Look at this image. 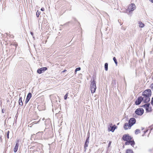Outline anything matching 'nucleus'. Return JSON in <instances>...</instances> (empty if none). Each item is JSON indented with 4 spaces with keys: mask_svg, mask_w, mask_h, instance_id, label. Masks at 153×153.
<instances>
[{
    "mask_svg": "<svg viewBox=\"0 0 153 153\" xmlns=\"http://www.w3.org/2000/svg\"><path fill=\"white\" fill-rule=\"evenodd\" d=\"M131 127V126H130L129 123H126L124 124L123 127L125 130H126L130 129Z\"/></svg>",
    "mask_w": 153,
    "mask_h": 153,
    "instance_id": "obj_12",
    "label": "nucleus"
},
{
    "mask_svg": "<svg viewBox=\"0 0 153 153\" xmlns=\"http://www.w3.org/2000/svg\"><path fill=\"white\" fill-rule=\"evenodd\" d=\"M2 113H4L3 110H2Z\"/></svg>",
    "mask_w": 153,
    "mask_h": 153,
    "instance_id": "obj_33",
    "label": "nucleus"
},
{
    "mask_svg": "<svg viewBox=\"0 0 153 153\" xmlns=\"http://www.w3.org/2000/svg\"><path fill=\"white\" fill-rule=\"evenodd\" d=\"M31 97H32V94H31V93H29L27 95V97L25 100L26 103H27L28 102V101H29L30 99L31 98Z\"/></svg>",
    "mask_w": 153,
    "mask_h": 153,
    "instance_id": "obj_13",
    "label": "nucleus"
},
{
    "mask_svg": "<svg viewBox=\"0 0 153 153\" xmlns=\"http://www.w3.org/2000/svg\"><path fill=\"white\" fill-rule=\"evenodd\" d=\"M151 104L153 105V97L152 98L151 100Z\"/></svg>",
    "mask_w": 153,
    "mask_h": 153,
    "instance_id": "obj_27",
    "label": "nucleus"
},
{
    "mask_svg": "<svg viewBox=\"0 0 153 153\" xmlns=\"http://www.w3.org/2000/svg\"><path fill=\"white\" fill-rule=\"evenodd\" d=\"M66 71H67V70H65L64 71H62V73H63V72H66Z\"/></svg>",
    "mask_w": 153,
    "mask_h": 153,
    "instance_id": "obj_29",
    "label": "nucleus"
},
{
    "mask_svg": "<svg viewBox=\"0 0 153 153\" xmlns=\"http://www.w3.org/2000/svg\"><path fill=\"white\" fill-rule=\"evenodd\" d=\"M87 143L88 144L89 143V137H88L86 140V141Z\"/></svg>",
    "mask_w": 153,
    "mask_h": 153,
    "instance_id": "obj_25",
    "label": "nucleus"
},
{
    "mask_svg": "<svg viewBox=\"0 0 153 153\" xmlns=\"http://www.w3.org/2000/svg\"><path fill=\"white\" fill-rule=\"evenodd\" d=\"M88 144L86 142H85V145H84V148H85L86 147H88Z\"/></svg>",
    "mask_w": 153,
    "mask_h": 153,
    "instance_id": "obj_23",
    "label": "nucleus"
},
{
    "mask_svg": "<svg viewBox=\"0 0 153 153\" xmlns=\"http://www.w3.org/2000/svg\"><path fill=\"white\" fill-rule=\"evenodd\" d=\"M140 27L142 28L144 26V24L141 22H138Z\"/></svg>",
    "mask_w": 153,
    "mask_h": 153,
    "instance_id": "obj_15",
    "label": "nucleus"
},
{
    "mask_svg": "<svg viewBox=\"0 0 153 153\" xmlns=\"http://www.w3.org/2000/svg\"><path fill=\"white\" fill-rule=\"evenodd\" d=\"M144 99V98L142 97H138V99L135 101V103L136 105H139L142 101H143L144 102L146 103L145 100Z\"/></svg>",
    "mask_w": 153,
    "mask_h": 153,
    "instance_id": "obj_7",
    "label": "nucleus"
},
{
    "mask_svg": "<svg viewBox=\"0 0 153 153\" xmlns=\"http://www.w3.org/2000/svg\"><path fill=\"white\" fill-rule=\"evenodd\" d=\"M149 1L153 3V0H149Z\"/></svg>",
    "mask_w": 153,
    "mask_h": 153,
    "instance_id": "obj_31",
    "label": "nucleus"
},
{
    "mask_svg": "<svg viewBox=\"0 0 153 153\" xmlns=\"http://www.w3.org/2000/svg\"><path fill=\"white\" fill-rule=\"evenodd\" d=\"M113 60H114L115 63V64L117 65V59H116V58L115 57H114L113 58Z\"/></svg>",
    "mask_w": 153,
    "mask_h": 153,
    "instance_id": "obj_22",
    "label": "nucleus"
},
{
    "mask_svg": "<svg viewBox=\"0 0 153 153\" xmlns=\"http://www.w3.org/2000/svg\"><path fill=\"white\" fill-rule=\"evenodd\" d=\"M40 14V12L37 10L36 13V15L37 17H39Z\"/></svg>",
    "mask_w": 153,
    "mask_h": 153,
    "instance_id": "obj_19",
    "label": "nucleus"
},
{
    "mask_svg": "<svg viewBox=\"0 0 153 153\" xmlns=\"http://www.w3.org/2000/svg\"><path fill=\"white\" fill-rule=\"evenodd\" d=\"M68 92L65 95V96L64 97V99L65 100H66L67 99L68 96Z\"/></svg>",
    "mask_w": 153,
    "mask_h": 153,
    "instance_id": "obj_20",
    "label": "nucleus"
},
{
    "mask_svg": "<svg viewBox=\"0 0 153 153\" xmlns=\"http://www.w3.org/2000/svg\"><path fill=\"white\" fill-rule=\"evenodd\" d=\"M41 11H44L45 10L44 8L42 7L41 8Z\"/></svg>",
    "mask_w": 153,
    "mask_h": 153,
    "instance_id": "obj_28",
    "label": "nucleus"
},
{
    "mask_svg": "<svg viewBox=\"0 0 153 153\" xmlns=\"http://www.w3.org/2000/svg\"><path fill=\"white\" fill-rule=\"evenodd\" d=\"M144 113V110L142 108H138L135 111V114L139 116H141Z\"/></svg>",
    "mask_w": 153,
    "mask_h": 153,
    "instance_id": "obj_6",
    "label": "nucleus"
},
{
    "mask_svg": "<svg viewBox=\"0 0 153 153\" xmlns=\"http://www.w3.org/2000/svg\"><path fill=\"white\" fill-rule=\"evenodd\" d=\"M96 89V81L93 79L90 84V90L92 94L95 92Z\"/></svg>",
    "mask_w": 153,
    "mask_h": 153,
    "instance_id": "obj_3",
    "label": "nucleus"
},
{
    "mask_svg": "<svg viewBox=\"0 0 153 153\" xmlns=\"http://www.w3.org/2000/svg\"><path fill=\"white\" fill-rule=\"evenodd\" d=\"M151 131L153 132V127L151 129Z\"/></svg>",
    "mask_w": 153,
    "mask_h": 153,
    "instance_id": "obj_30",
    "label": "nucleus"
},
{
    "mask_svg": "<svg viewBox=\"0 0 153 153\" xmlns=\"http://www.w3.org/2000/svg\"><path fill=\"white\" fill-rule=\"evenodd\" d=\"M47 68L46 67H43L42 68L39 69H38L37 70V72L40 74L42 73V72L46 71L47 70Z\"/></svg>",
    "mask_w": 153,
    "mask_h": 153,
    "instance_id": "obj_11",
    "label": "nucleus"
},
{
    "mask_svg": "<svg viewBox=\"0 0 153 153\" xmlns=\"http://www.w3.org/2000/svg\"><path fill=\"white\" fill-rule=\"evenodd\" d=\"M152 92L150 89H147L142 93L143 97L144 98L146 102H149L150 100V97L151 96Z\"/></svg>",
    "mask_w": 153,
    "mask_h": 153,
    "instance_id": "obj_2",
    "label": "nucleus"
},
{
    "mask_svg": "<svg viewBox=\"0 0 153 153\" xmlns=\"http://www.w3.org/2000/svg\"><path fill=\"white\" fill-rule=\"evenodd\" d=\"M19 145V142L18 141V142L16 143L14 149V152H16L17 151Z\"/></svg>",
    "mask_w": 153,
    "mask_h": 153,
    "instance_id": "obj_14",
    "label": "nucleus"
},
{
    "mask_svg": "<svg viewBox=\"0 0 153 153\" xmlns=\"http://www.w3.org/2000/svg\"><path fill=\"white\" fill-rule=\"evenodd\" d=\"M126 153H133V152L132 150L128 149L126 150Z\"/></svg>",
    "mask_w": 153,
    "mask_h": 153,
    "instance_id": "obj_17",
    "label": "nucleus"
},
{
    "mask_svg": "<svg viewBox=\"0 0 153 153\" xmlns=\"http://www.w3.org/2000/svg\"><path fill=\"white\" fill-rule=\"evenodd\" d=\"M112 124L110 125V127L108 128V129L109 131H111L113 132L116 128V126L115 125H114L113 126H112Z\"/></svg>",
    "mask_w": 153,
    "mask_h": 153,
    "instance_id": "obj_10",
    "label": "nucleus"
},
{
    "mask_svg": "<svg viewBox=\"0 0 153 153\" xmlns=\"http://www.w3.org/2000/svg\"><path fill=\"white\" fill-rule=\"evenodd\" d=\"M80 67L78 68L75 69V71L76 72L77 71H79L80 70Z\"/></svg>",
    "mask_w": 153,
    "mask_h": 153,
    "instance_id": "obj_24",
    "label": "nucleus"
},
{
    "mask_svg": "<svg viewBox=\"0 0 153 153\" xmlns=\"http://www.w3.org/2000/svg\"><path fill=\"white\" fill-rule=\"evenodd\" d=\"M36 123L35 122H33V124H36Z\"/></svg>",
    "mask_w": 153,
    "mask_h": 153,
    "instance_id": "obj_32",
    "label": "nucleus"
},
{
    "mask_svg": "<svg viewBox=\"0 0 153 153\" xmlns=\"http://www.w3.org/2000/svg\"><path fill=\"white\" fill-rule=\"evenodd\" d=\"M149 105L150 104H149L147 103L142 105V107L146 109L147 111L149 112L150 111V109L149 108Z\"/></svg>",
    "mask_w": 153,
    "mask_h": 153,
    "instance_id": "obj_9",
    "label": "nucleus"
},
{
    "mask_svg": "<svg viewBox=\"0 0 153 153\" xmlns=\"http://www.w3.org/2000/svg\"><path fill=\"white\" fill-rule=\"evenodd\" d=\"M136 8V7L135 4L133 3H131L129 5L128 8L126 10V11L127 12H130L134 11L135 9Z\"/></svg>",
    "mask_w": 153,
    "mask_h": 153,
    "instance_id": "obj_5",
    "label": "nucleus"
},
{
    "mask_svg": "<svg viewBox=\"0 0 153 153\" xmlns=\"http://www.w3.org/2000/svg\"><path fill=\"white\" fill-rule=\"evenodd\" d=\"M9 133H10V132H9V131H8L7 132V139H8L9 138Z\"/></svg>",
    "mask_w": 153,
    "mask_h": 153,
    "instance_id": "obj_21",
    "label": "nucleus"
},
{
    "mask_svg": "<svg viewBox=\"0 0 153 153\" xmlns=\"http://www.w3.org/2000/svg\"><path fill=\"white\" fill-rule=\"evenodd\" d=\"M111 142H110L109 143V144H111Z\"/></svg>",
    "mask_w": 153,
    "mask_h": 153,
    "instance_id": "obj_34",
    "label": "nucleus"
},
{
    "mask_svg": "<svg viewBox=\"0 0 153 153\" xmlns=\"http://www.w3.org/2000/svg\"><path fill=\"white\" fill-rule=\"evenodd\" d=\"M105 71H107L108 69V64L107 63H106L105 64Z\"/></svg>",
    "mask_w": 153,
    "mask_h": 153,
    "instance_id": "obj_18",
    "label": "nucleus"
},
{
    "mask_svg": "<svg viewBox=\"0 0 153 153\" xmlns=\"http://www.w3.org/2000/svg\"><path fill=\"white\" fill-rule=\"evenodd\" d=\"M151 88L153 90V83L151 85Z\"/></svg>",
    "mask_w": 153,
    "mask_h": 153,
    "instance_id": "obj_26",
    "label": "nucleus"
},
{
    "mask_svg": "<svg viewBox=\"0 0 153 153\" xmlns=\"http://www.w3.org/2000/svg\"><path fill=\"white\" fill-rule=\"evenodd\" d=\"M19 104L21 105H23V103L22 100V97H21L19 98Z\"/></svg>",
    "mask_w": 153,
    "mask_h": 153,
    "instance_id": "obj_16",
    "label": "nucleus"
},
{
    "mask_svg": "<svg viewBox=\"0 0 153 153\" xmlns=\"http://www.w3.org/2000/svg\"><path fill=\"white\" fill-rule=\"evenodd\" d=\"M148 130H146L143 131V130H142L141 131L139 129H137L135 130V134H138L141 132H144V133L142 134V136H147L148 137L149 136V133H148L147 134H146V133H148Z\"/></svg>",
    "mask_w": 153,
    "mask_h": 153,
    "instance_id": "obj_4",
    "label": "nucleus"
},
{
    "mask_svg": "<svg viewBox=\"0 0 153 153\" xmlns=\"http://www.w3.org/2000/svg\"><path fill=\"white\" fill-rule=\"evenodd\" d=\"M122 139L123 141H126L125 143L126 145H130L134 147L135 145V142L133 137L128 134L123 135Z\"/></svg>",
    "mask_w": 153,
    "mask_h": 153,
    "instance_id": "obj_1",
    "label": "nucleus"
},
{
    "mask_svg": "<svg viewBox=\"0 0 153 153\" xmlns=\"http://www.w3.org/2000/svg\"><path fill=\"white\" fill-rule=\"evenodd\" d=\"M136 120L134 118H131L128 121L130 126H132L135 123Z\"/></svg>",
    "mask_w": 153,
    "mask_h": 153,
    "instance_id": "obj_8",
    "label": "nucleus"
}]
</instances>
